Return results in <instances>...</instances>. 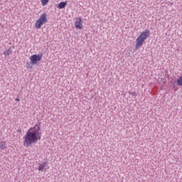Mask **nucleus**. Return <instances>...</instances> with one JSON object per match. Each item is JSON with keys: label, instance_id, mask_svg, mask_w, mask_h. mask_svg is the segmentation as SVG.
<instances>
[{"label": "nucleus", "instance_id": "1", "mask_svg": "<svg viewBox=\"0 0 182 182\" xmlns=\"http://www.w3.org/2000/svg\"><path fill=\"white\" fill-rule=\"evenodd\" d=\"M42 138V132H41V127L34 125L28 129L23 137V144L24 147H31L32 144H36L38 140Z\"/></svg>", "mask_w": 182, "mask_h": 182}, {"label": "nucleus", "instance_id": "2", "mask_svg": "<svg viewBox=\"0 0 182 182\" xmlns=\"http://www.w3.org/2000/svg\"><path fill=\"white\" fill-rule=\"evenodd\" d=\"M150 37V30L146 29L142 31L139 36L136 39L135 49H140L143 45H144V42L146 40Z\"/></svg>", "mask_w": 182, "mask_h": 182}, {"label": "nucleus", "instance_id": "3", "mask_svg": "<svg viewBox=\"0 0 182 182\" xmlns=\"http://www.w3.org/2000/svg\"><path fill=\"white\" fill-rule=\"evenodd\" d=\"M48 23V14L46 13H43L40 16L38 19L35 23L36 29H41L43 25Z\"/></svg>", "mask_w": 182, "mask_h": 182}, {"label": "nucleus", "instance_id": "4", "mask_svg": "<svg viewBox=\"0 0 182 182\" xmlns=\"http://www.w3.org/2000/svg\"><path fill=\"white\" fill-rule=\"evenodd\" d=\"M43 55L42 54H33L30 57V61L31 65H37L38 63L42 60Z\"/></svg>", "mask_w": 182, "mask_h": 182}, {"label": "nucleus", "instance_id": "5", "mask_svg": "<svg viewBox=\"0 0 182 182\" xmlns=\"http://www.w3.org/2000/svg\"><path fill=\"white\" fill-rule=\"evenodd\" d=\"M75 26L76 29H83V20L82 19V17H77L75 18Z\"/></svg>", "mask_w": 182, "mask_h": 182}, {"label": "nucleus", "instance_id": "6", "mask_svg": "<svg viewBox=\"0 0 182 182\" xmlns=\"http://www.w3.org/2000/svg\"><path fill=\"white\" fill-rule=\"evenodd\" d=\"M66 5H68V1H62L57 6V8H58V9H63L66 8Z\"/></svg>", "mask_w": 182, "mask_h": 182}, {"label": "nucleus", "instance_id": "7", "mask_svg": "<svg viewBox=\"0 0 182 182\" xmlns=\"http://www.w3.org/2000/svg\"><path fill=\"white\" fill-rule=\"evenodd\" d=\"M0 149L1 150H5L6 149V143L5 141H0Z\"/></svg>", "mask_w": 182, "mask_h": 182}, {"label": "nucleus", "instance_id": "8", "mask_svg": "<svg viewBox=\"0 0 182 182\" xmlns=\"http://www.w3.org/2000/svg\"><path fill=\"white\" fill-rule=\"evenodd\" d=\"M45 167H46V162L40 164L39 166H38L39 171H42L43 170V168H45Z\"/></svg>", "mask_w": 182, "mask_h": 182}, {"label": "nucleus", "instance_id": "9", "mask_svg": "<svg viewBox=\"0 0 182 182\" xmlns=\"http://www.w3.org/2000/svg\"><path fill=\"white\" fill-rule=\"evenodd\" d=\"M12 53V50H11V48L4 52V55L5 56H9Z\"/></svg>", "mask_w": 182, "mask_h": 182}, {"label": "nucleus", "instance_id": "10", "mask_svg": "<svg viewBox=\"0 0 182 182\" xmlns=\"http://www.w3.org/2000/svg\"><path fill=\"white\" fill-rule=\"evenodd\" d=\"M49 1H50V0H41L42 6H46V5H48V3L49 2Z\"/></svg>", "mask_w": 182, "mask_h": 182}, {"label": "nucleus", "instance_id": "11", "mask_svg": "<svg viewBox=\"0 0 182 182\" xmlns=\"http://www.w3.org/2000/svg\"><path fill=\"white\" fill-rule=\"evenodd\" d=\"M178 86H182V76L177 80Z\"/></svg>", "mask_w": 182, "mask_h": 182}, {"label": "nucleus", "instance_id": "12", "mask_svg": "<svg viewBox=\"0 0 182 182\" xmlns=\"http://www.w3.org/2000/svg\"><path fill=\"white\" fill-rule=\"evenodd\" d=\"M19 100H20L19 98L16 99V102H19Z\"/></svg>", "mask_w": 182, "mask_h": 182}]
</instances>
